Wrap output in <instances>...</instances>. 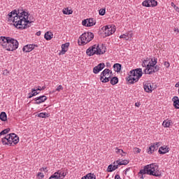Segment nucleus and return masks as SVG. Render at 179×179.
<instances>
[{
	"label": "nucleus",
	"instance_id": "nucleus-18",
	"mask_svg": "<svg viewBox=\"0 0 179 179\" xmlns=\"http://www.w3.org/2000/svg\"><path fill=\"white\" fill-rule=\"evenodd\" d=\"M105 67L106 64H104V63H100L99 64L94 67L93 72L94 73L97 74L101 71H103V69H104Z\"/></svg>",
	"mask_w": 179,
	"mask_h": 179
},
{
	"label": "nucleus",
	"instance_id": "nucleus-3",
	"mask_svg": "<svg viewBox=\"0 0 179 179\" xmlns=\"http://www.w3.org/2000/svg\"><path fill=\"white\" fill-rule=\"evenodd\" d=\"M142 75H143L142 69L131 70L129 73V76L127 78V80L129 83L133 85V83H136L142 78Z\"/></svg>",
	"mask_w": 179,
	"mask_h": 179
},
{
	"label": "nucleus",
	"instance_id": "nucleus-15",
	"mask_svg": "<svg viewBox=\"0 0 179 179\" xmlns=\"http://www.w3.org/2000/svg\"><path fill=\"white\" fill-rule=\"evenodd\" d=\"M36 47H38V45H37L36 44L26 45L23 47L22 51H24V52H30L33 51V50L34 48H36Z\"/></svg>",
	"mask_w": 179,
	"mask_h": 179
},
{
	"label": "nucleus",
	"instance_id": "nucleus-1",
	"mask_svg": "<svg viewBox=\"0 0 179 179\" xmlns=\"http://www.w3.org/2000/svg\"><path fill=\"white\" fill-rule=\"evenodd\" d=\"M7 22L17 29H27L31 26V21L29 20V13L22 11L21 13H17V10H14L9 13L7 15Z\"/></svg>",
	"mask_w": 179,
	"mask_h": 179
},
{
	"label": "nucleus",
	"instance_id": "nucleus-43",
	"mask_svg": "<svg viewBox=\"0 0 179 179\" xmlns=\"http://www.w3.org/2000/svg\"><path fill=\"white\" fill-rule=\"evenodd\" d=\"M118 166H120V164H118L117 165H115V164L113 165L112 170H113V171H115V170H117V169H118Z\"/></svg>",
	"mask_w": 179,
	"mask_h": 179
},
{
	"label": "nucleus",
	"instance_id": "nucleus-32",
	"mask_svg": "<svg viewBox=\"0 0 179 179\" xmlns=\"http://www.w3.org/2000/svg\"><path fill=\"white\" fill-rule=\"evenodd\" d=\"M0 120L5 122L8 120V116L6 115V113L1 112L0 114Z\"/></svg>",
	"mask_w": 179,
	"mask_h": 179
},
{
	"label": "nucleus",
	"instance_id": "nucleus-35",
	"mask_svg": "<svg viewBox=\"0 0 179 179\" xmlns=\"http://www.w3.org/2000/svg\"><path fill=\"white\" fill-rule=\"evenodd\" d=\"M38 117H39V118H46V117H50V114L47 113H40Z\"/></svg>",
	"mask_w": 179,
	"mask_h": 179
},
{
	"label": "nucleus",
	"instance_id": "nucleus-47",
	"mask_svg": "<svg viewBox=\"0 0 179 179\" xmlns=\"http://www.w3.org/2000/svg\"><path fill=\"white\" fill-rule=\"evenodd\" d=\"M115 179H121V177L120 176V175H115Z\"/></svg>",
	"mask_w": 179,
	"mask_h": 179
},
{
	"label": "nucleus",
	"instance_id": "nucleus-9",
	"mask_svg": "<svg viewBox=\"0 0 179 179\" xmlns=\"http://www.w3.org/2000/svg\"><path fill=\"white\" fill-rule=\"evenodd\" d=\"M19 48V42L15 38H10L7 46H6V51H15Z\"/></svg>",
	"mask_w": 179,
	"mask_h": 179
},
{
	"label": "nucleus",
	"instance_id": "nucleus-42",
	"mask_svg": "<svg viewBox=\"0 0 179 179\" xmlns=\"http://www.w3.org/2000/svg\"><path fill=\"white\" fill-rule=\"evenodd\" d=\"M64 87H62V85H59L57 89H56V92H61V90H63Z\"/></svg>",
	"mask_w": 179,
	"mask_h": 179
},
{
	"label": "nucleus",
	"instance_id": "nucleus-52",
	"mask_svg": "<svg viewBox=\"0 0 179 179\" xmlns=\"http://www.w3.org/2000/svg\"><path fill=\"white\" fill-rule=\"evenodd\" d=\"M176 8V12H178V13H179V8H178V7H176V8Z\"/></svg>",
	"mask_w": 179,
	"mask_h": 179
},
{
	"label": "nucleus",
	"instance_id": "nucleus-26",
	"mask_svg": "<svg viewBox=\"0 0 179 179\" xmlns=\"http://www.w3.org/2000/svg\"><path fill=\"white\" fill-rule=\"evenodd\" d=\"M132 37V33L129 32L120 36V38H124V40H129Z\"/></svg>",
	"mask_w": 179,
	"mask_h": 179
},
{
	"label": "nucleus",
	"instance_id": "nucleus-45",
	"mask_svg": "<svg viewBox=\"0 0 179 179\" xmlns=\"http://www.w3.org/2000/svg\"><path fill=\"white\" fill-rule=\"evenodd\" d=\"M45 86H43V87H38V88H37V90H39V91H41V90H45Z\"/></svg>",
	"mask_w": 179,
	"mask_h": 179
},
{
	"label": "nucleus",
	"instance_id": "nucleus-16",
	"mask_svg": "<svg viewBox=\"0 0 179 179\" xmlns=\"http://www.w3.org/2000/svg\"><path fill=\"white\" fill-rule=\"evenodd\" d=\"M9 40H10V37L1 36L0 37V44L2 45L3 48H6L8 45V43H9Z\"/></svg>",
	"mask_w": 179,
	"mask_h": 179
},
{
	"label": "nucleus",
	"instance_id": "nucleus-41",
	"mask_svg": "<svg viewBox=\"0 0 179 179\" xmlns=\"http://www.w3.org/2000/svg\"><path fill=\"white\" fill-rule=\"evenodd\" d=\"M37 176L38 177L39 179H43L44 173L39 172V173H38Z\"/></svg>",
	"mask_w": 179,
	"mask_h": 179
},
{
	"label": "nucleus",
	"instance_id": "nucleus-13",
	"mask_svg": "<svg viewBox=\"0 0 179 179\" xmlns=\"http://www.w3.org/2000/svg\"><path fill=\"white\" fill-rule=\"evenodd\" d=\"M143 87L146 93H152L155 90V85L152 83L145 82L143 83Z\"/></svg>",
	"mask_w": 179,
	"mask_h": 179
},
{
	"label": "nucleus",
	"instance_id": "nucleus-12",
	"mask_svg": "<svg viewBox=\"0 0 179 179\" xmlns=\"http://www.w3.org/2000/svg\"><path fill=\"white\" fill-rule=\"evenodd\" d=\"M142 5L146 8H154L155 6H157V1L155 0H145L143 1Z\"/></svg>",
	"mask_w": 179,
	"mask_h": 179
},
{
	"label": "nucleus",
	"instance_id": "nucleus-29",
	"mask_svg": "<svg viewBox=\"0 0 179 179\" xmlns=\"http://www.w3.org/2000/svg\"><path fill=\"white\" fill-rule=\"evenodd\" d=\"M54 35L52 34V33L50 32V31H47L45 35H44V38H45V40L47 41H50L51 40V38H52V36Z\"/></svg>",
	"mask_w": 179,
	"mask_h": 179
},
{
	"label": "nucleus",
	"instance_id": "nucleus-30",
	"mask_svg": "<svg viewBox=\"0 0 179 179\" xmlns=\"http://www.w3.org/2000/svg\"><path fill=\"white\" fill-rule=\"evenodd\" d=\"M121 64H118V63H116L113 65V69H114V71L115 72H120L121 71Z\"/></svg>",
	"mask_w": 179,
	"mask_h": 179
},
{
	"label": "nucleus",
	"instance_id": "nucleus-27",
	"mask_svg": "<svg viewBox=\"0 0 179 179\" xmlns=\"http://www.w3.org/2000/svg\"><path fill=\"white\" fill-rule=\"evenodd\" d=\"M155 150H157V148H156V147L153 144H152L147 150V152L148 153V155H152L155 152Z\"/></svg>",
	"mask_w": 179,
	"mask_h": 179
},
{
	"label": "nucleus",
	"instance_id": "nucleus-46",
	"mask_svg": "<svg viewBox=\"0 0 179 179\" xmlns=\"http://www.w3.org/2000/svg\"><path fill=\"white\" fill-rule=\"evenodd\" d=\"M171 6H172L173 8H177V6H176V4H174L173 2L171 3Z\"/></svg>",
	"mask_w": 179,
	"mask_h": 179
},
{
	"label": "nucleus",
	"instance_id": "nucleus-23",
	"mask_svg": "<svg viewBox=\"0 0 179 179\" xmlns=\"http://www.w3.org/2000/svg\"><path fill=\"white\" fill-rule=\"evenodd\" d=\"M150 64H152V59L146 58L143 60L142 63V66L146 69L150 65Z\"/></svg>",
	"mask_w": 179,
	"mask_h": 179
},
{
	"label": "nucleus",
	"instance_id": "nucleus-38",
	"mask_svg": "<svg viewBox=\"0 0 179 179\" xmlns=\"http://www.w3.org/2000/svg\"><path fill=\"white\" fill-rule=\"evenodd\" d=\"M99 15L101 16H104V15H106V8H101L99 10Z\"/></svg>",
	"mask_w": 179,
	"mask_h": 179
},
{
	"label": "nucleus",
	"instance_id": "nucleus-28",
	"mask_svg": "<svg viewBox=\"0 0 179 179\" xmlns=\"http://www.w3.org/2000/svg\"><path fill=\"white\" fill-rule=\"evenodd\" d=\"M81 179H96V176L90 173L83 176Z\"/></svg>",
	"mask_w": 179,
	"mask_h": 179
},
{
	"label": "nucleus",
	"instance_id": "nucleus-31",
	"mask_svg": "<svg viewBox=\"0 0 179 179\" xmlns=\"http://www.w3.org/2000/svg\"><path fill=\"white\" fill-rule=\"evenodd\" d=\"M110 85H113V86H114V85H117V83H118V78L112 77L110 79Z\"/></svg>",
	"mask_w": 179,
	"mask_h": 179
},
{
	"label": "nucleus",
	"instance_id": "nucleus-40",
	"mask_svg": "<svg viewBox=\"0 0 179 179\" xmlns=\"http://www.w3.org/2000/svg\"><path fill=\"white\" fill-rule=\"evenodd\" d=\"M107 171L108 173H111V172L114 171V169H113V165L112 164H110L108 166Z\"/></svg>",
	"mask_w": 179,
	"mask_h": 179
},
{
	"label": "nucleus",
	"instance_id": "nucleus-39",
	"mask_svg": "<svg viewBox=\"0 0 179 179\" xmlns=\"http://www.w3.org/2000/svg\"><path fill=\"white\" fill-rule=\"evenodd\" d=\"M153 145H155V148L159 149V147L162 145V143L160 142H156L152 143Z\"/></svg>",
	"mask_w": 179,
	"mask_h": 179
},
{
	"label": "nucleus",
	"instance_id": "nucleus-2",
	"mask_svg": "<svg viewBox=\"0 0 179 179\" xmlns=\"http://www.w3.org/2000/svg\"><path fill=\"white\" fill-rule=\"evenodd\" d=\"M105 52L106 47L102 44L93 45L86 50V54L88 55V57H93V55H101Z\"/></svg>",
	"mask_w": 179,
	"mask_h": 179
},
{
	"label": "nucleus",
	"instance_id": "nucleus-10",
	"mask_svg": "<svg viewBox=\"0 0 179 179\" xmlns=\"http://www.w3.org/2000/svg\"><path fill=\"white\" fill-rule=\"evenodd\" d=\"M66 177V173L64 169H59L52 174L48 179H64Z\"/></svg>",
	"mask_w": 179,
	"mask_h": 179
},
{
	"label": "nucleus",
	"instance_id": "nucleus-6",
	"mask_svg": "<svg viewBox=\"0 0 179 179\" xmlns=\"http://www.w3.org/2000/svg\"><path fill=\"white\" fill-rule=\"evenodd\" d=\"M157 64V59L152 58L151 63L144 70L145 73L146 75H152V73H155V72H157L160 69V68Z\"/></svg>",
	"mask_w": 179,
	"mask_h": 179
},
{
	"label": "nucleus",
	"instance_id": "nucleus-21",
	"mask_svg": "<svg viewBox=\"0 0 179 179\" xmlns=\"http://www.w3.org/2000/svg\"><path fill=\"white\" fill-rule=\"evenodd\" d=\"M62 50L59 52V55H64L69 48V43H66L62 45Z\"/></svg>",
	"mask_w": 179,
	"mask_h": 179
},
{
	"label": "nucleus",
	"instance_id": "nucleus-4",
	"mask_svg": "<svg viewBox=\"0 0 179 179\" xmlns=\"http://www.w3.org/2000/svg\"><path fill=\"white\" fill-rule=\"evenodd\" d=\"M3 145H8V146H13L19 143V136L15 133L7 134L4 138L1 139Z\"/></svg>",
	"mask_w": 179,
	"mask_h": 179
},
{
	"label": "nucleus",
	"instance_id": "nucleus-8",
	"mask_svg": "<svg viewBox=\"0 0 179 179\" xmlns=\"http://www.w3.org/2000/svg\"><path fill=\"white\" fill-rule=\"evenodd\" d=\"M113 76V71L108 69H105L100 74V80L102 83H107L110 82Z\"/></svg>",
	"mask_w": 179,
	"mask_h": 179
},
{
	"label": "nucleus",
	"instance_id": "nucleus-51",
	"mask_svg": "<svg viewBox=\"0 0 179 179\" xmlns=\"http://www.w3.org/2000/svg\"><path fill=\"white\" fill-rule=\"evenodd\" d=\"M41 31L36 32V36H41Z\"/></svg>",
	"mask_w": 179,
	"mask_h": 179
},
{
	"label": "nucleus",
	"instance_id": "nucleus-14",
	"mask_svg": "<svg viewBox=\"0 0 179 179\" xmlns=\"http://www.w3.org/2000/svg\"><path fill=\"white\" fill-rule=\"evenodd\" d=\"M82 24L86 27H92V26H94V24H96V20L93 18L84 20L82 22Z\"/></svg>",
	"mask_w": 179,
	"mask_h": 179
},
{
	"label": "nucleus",
	"instance_id": "nucleus-54",
	"mask_svg": "<svg viewBox=\"0 0 179 179\" xmlns=\"http://www.w3.org/2000/svg\"><path fill=\"white\" fill-rule=\"evenodd\" d=\"M43 170H44V168H43V169H41V171H43Z\"/></svg>",
	"mask_w": 179,
	"mask_h": 179
},
{
	"label": "nucleus",
	"instance_id": "nucleus-48",
	"mask_svg": "<svg viewBox=\"0 0 179 179\" xmlns=\"http://www.w3.org/2000/svg\"><path fill=\"white\" fill-rule=\"evenodd\" d=\"M174 31H175V33H176V34H178V33H179V29L175 28Z\"/></svg>",
	"mask_w": 179,
	"mask_h": 179
},
{
	"label": "nucleus",
	"instance_id": "nucleus-36",
	"mask_svg": "<svg viewBox=\"0 0 179 179\" xmlns=\"http://www.w3.org/2000/svg\"><path fill=\"white\" fill-rule=\"evenodd\" d=\"M129 162L127 159H124L122 161H117V164H119V166H124L125 164H128Z\"/></svg>",
	"mask_w": 179,
	"mask_h": 179
},
{
	"label": "nucleus",
	"instance_id": "nucleus-22",
	"mask_svg": "<svg viewBox=\"0 0 179 179\" xmlns=\"http://www.w3.org/2000/svg\"><path fill=\"white\" fill-rule=\"evenodd\" d=\"M40 92H38V90L37 88H34L31 90V92L28 94V99H31V97H34V96H37V94H39Z\"/></svg>",
	"mask_w": 179,
	"mask_h": 179
},
{
	"label": "nucleus",
	"instance_id": "nucleus-37",
	"mask_svg": "<svg viewBox=\"0 0 179 179\" xmlns=\"http://www.w3.org/2000/svg\"><path fill=\"white\" fill-rule=\"evenodd\" d=\"M10 131V129L9 128L5 129L4 130L0 132V136H2V135H6V134H9Z\"/></svg>",
	"mask_w": 179,
	"mask_h": 179
},
{
	"label": "nucleus",
	"instance_id": "nucleus-50",
	"mask_svg": "<svg viewBox=\"0 0 179 179\" xmlns=\"http://www.w3.org/2000/svg\"><path fill=\"white\" fill-rule=\"evenodd\" d=\"M135 106H136V107H140L141 106V103H136Z\"/></svg>",
	"mask_w": 179,
	"mask_h": 179
},
{
	"label": "nucleus",
	"instance_id": "nucleus-20",
	"mask_svg": "<svg viewBox=\"0 0 179 179\" xmlns=\"http://www.w3.org/2000/svg\"><path fill=\"white\" fill-rule=\"evenodd\" d=\"M169 152H170V148L169 145L161 146L158 150L159 155H166V153H169Z\"/></svg>",
	"mask_w": 179,
	"mask_h": 179
},
{
	"label": "nucleus",
	"instance_id": "nucleus-49",
	"mask_svg": "<svg viewBox=\"0 0 179 179\" xmlns=\"http://www.w3.org/2000/svg\"><path fill=\"white\" fill-rule=\"evenodd\" d=\"M136 153H141V149L136 148Z\"/></svg>",
	"mask_w": 179,
	"mask_h": 179
},
{
	"label": "nucleus",
	"instance_id": "nucleus-5",
	"mask_svg": "<svg viewBox=\"0 0 179 179\" xmlns=\"http://www.w3.org/2000/svg\"><path fill=\"white\" fill-rule=\"evenodd\" d=\"M146 169L148 176H154V177H160L162 176V172L159 170V165L157 164L146 165Z\"/></svg>",
	"mask_w": 179,
	"mask_h": 179
},
{
	"label": "nucleus",
	"instance_id": "nucleus-25",
	"mask_svg": "<svg viewBox=\"0 0 179 179\" xmlns=\"http://www.w3.org/2000/svg\"><path fill=\"white\" fill-rule=\"evenodd\" d=\"M145 174H148V169L146 168V166L144 167L143 169L140 170V171L138 172L139 178L143 179V176H145Z\"/></svg>",
	"mask_w": 179,
	"mask_h": 179
},
{
	"label": "nucleus",
	"instance_id": "nucleus-17",
	"mask_svg": "<svg viewBox=\"0 0 179 179\" xmlns=\"http://www.w3.org/2000/svg\"><path fill=\"white\" fill-rule=\"evenodd\" d=\"M45 101H47L45 95L38 96L34 99V101H35L34 104H41V103H44Z\"/></svg>",
	"mask_w": 179,
	"mask_h": 179
},
{
	"label": "nucleus",
	"instance_id": "nucleus-44",
	"mask_svg": "<svg viewBox=\"0 0 179 179\" xmlns=\"http://www.w3.org/2000/svg\"><path fill=\"white\" fill-rule=\"evenodd\" d=\"M164 65L166 68H170V63L169 62H165Z\"/></svg>",
	"mask_w": 179,
	"mask_h": 179
},
{
	"label": "nucleus",
	"instance_id": "nucleus-34",
	"mask_svg": "<svg viewBox=\"0 0 179 179\" xmlns=\"http://www.w3.org/2000/svg\"><path fill=\"white\" fill-rule=\"evenodd\" d=\"M63 13L64 15H72V13H73V11H72V10H69V8H64Z\"/></svg>",
	"mask_w": 179,
	"mask_h": 179
},
{
	"label": "nucleus",
	"instance_id": "nucleus-19",
	"mask_svg": "<svg viewBox=\"0 0 179 179\" xmlns=\"http://www.w3.org/2000/svg\"><path fill=\"white\" fill-rule=\"evenodd\" d=\"M105 67L106 64H104V63H100L99 64L94 67L93 72L94 73L97 74L101 71H103V69H104Z\"/></svg>",
	"mask_w": 179,
	"mask_h": 179
},
{
	"label": "nucleus",
	"instance_id": "nucleus-11",
	"mask_svg": "<svg viewBox=\"0 0 179 179\" xmlns=\"http://www.w3.org/2000/svg\"><path fill=\"white\" fill-rule=\"evenodd\" d=\"M115 26L109 24L104 27L103 33H105V36L108 37V36L114 34V33H115Z\"/></svg>",
	"mask_w": 179,
	"mask_h": 179
},
{
	"label": "nucleus",
	"instance_id": "nucleus-24",
	"mask_svg": "<svg viewBox=\"0 0 179 179\" xmlns=\"http://www.w3.org/2000/svg\"><path fill=\"white\" fill-rule=\"evenodd\" d=\"M163 127H164V128H170V127H171V125H173V121L171 120H165L163 123H162Z\"/></svg>",
	"mask_w": 179,
	"mask_h": 179
},
{
	"label": "nucleus",
	"instance_id": "nucleus-33",
	"mask_svg": "<svg viewBox=\"0 0 179 179\" xmlns=\"http://www.w3.org/2000/svg\"><path fill=\"white\" fill-rule=\"evenodd\" d=\"M115 152L117 155H121L122 157L125 156V155H127V152H124V150H122L118 148H115Z\"/></svg>",
	"mask_w": 179,
	"mask_h": 179
},
{
	"label": "nucleus",
	"instance_id": "nucleus-53",
	"mask_svg": "<svg viewBox=\"0 0 179 179\" xmlns=\"http://www.w3.org/2000/svg\"><path fill=\"white\" fill-rule=\"evenodd\" d=\"M5 72H6V73H9V71H8V69L4 70V72H3L4 74H5Z\"/></svg>",
	"mask_w": 179,
	"mask_h": 179
},
{
	"label": "nucleus",
	"instance_id": "nucleus-7",
	"mask_svg": "<svg viewBox=\"0 0 179 179\" xmlns=\"http://www.w3.org/2000/svg\"><path fill=\"white\" fill-rule=\"evenodd\" d=\"M94 38V34L92 32L83 33L79 38V45H86L88 43H90L92 40Z\"/></svg>",
	"mask_w": 179,
	"mask_h": 179
}]
</instances>
